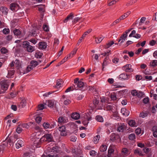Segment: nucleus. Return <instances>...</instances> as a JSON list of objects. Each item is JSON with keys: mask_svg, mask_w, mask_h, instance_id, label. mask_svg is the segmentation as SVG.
Listing matches in <instances>:
<instances>
[{"mask_svg": "<svg viewBox=\"0 0 157 157\" xmlns=\"http://www.w3.org/2000/svg\"><path fill=\"white\" fill-rule=\"evenodd\" d=\"M100 138V136L99 135H97L94 138L93 140L94 143L97 144Z\"/></svg>", "mask_w": 157, "mask_h": 157, "instance_id": "nucleus-31", "label": "nucleus"}, {"mask_svg": "<svg viewBox=\"0 0 157 157\" xmlns=\"http://www.w3.org/2000/svg\"><path fill=\"white\" fill-rule=\"evenodd\" d=\"M43 28L44 30L46 32H47L49 31L48 29V26L46 24H45L43 25Z\"/></svg>", "mask_w": 157, "mask_h": 157, "instance_id": "nucleus-47", "label": "nucleus"}, {"mask_svg": "<svg viewBox=\"0 0 157 157\" xmlns=\"http://www.w3.org/2000/svg\"><path fill=\"white\" fill-rule=\"evenodd\" d=\"M0 10L2 12L3 14L6 15L8 13V10L6 7H2L0 8Z\"/></svg>", "mask_w": 157, "mask_h": 157, "instance_id": "nucleus-19", "label": "nucleus"}, {"mask_svg": "<svg viewBox=\"0 0 157 157\" xmlns=\"http://www.w3.org/2000/svg\"><path fill=\"white\" fill-rule=\"evenodd\" d=\"M125 125L124 124H122L121 125L119 126L117 129V131L119 132H123L124 130V128L125 127Z\"/></svg>", "mask_w": 157, "mask_h": 157, "instance_id": "nucleus-20", "label": "nucleus"}, {"mask_svg": "<svg viewBox=\"0 0 157 157\" xmlns=\"http://www.w3.org/2000/svg\"><path fill=\"white\" fill-rule=\"evenodd\" d=\"M119 0H113L111 2H110L108 4L109 6H112L114 4H115V3L118 2Z\"/></svg>", "mask_w": 157, "mask_h": 157, "instance_id": "nucleus-46", "label": "nucleus"}, {"mask_svg": "<svg viewBox=\"0 0 157 157\" xmlns=\"http://www.w3.org/2000/svg\"><path fill=\"white\" fill-rule=\"evenodd\" d=\"M35 122H34V128L36 131L39 130V115L36 114L34 116Z\"/></svg>", "mask_w": 157, "mask_h": 157, "instance_id": "nucleus-3", "label": "nucleus"}, {"mask_svg": "<svg viewBox=\"0 0 157 157\" xmlns=\"http://www.w3.org/2000/svg\"><path fill=\"white\" fill-rule=\"evenodd\" d=\"M142 78V76L140 75H137L136 76V79L137 80L139 81L141 80Z\"/></svg>", "mask_w": 157, "mask_h": 157, "instance_id": "nucleus-61", "label": "nucleus"}, {"mask_svg": "<svg viewBox=\"0 0 157 157\" xmlns=\"http://www.w3.org/2000/svg\"><path fill=\"white\" fill-rule=\"evenodd\" d=\"M107 149V146L105 145H102L100 148V150L101 152H103L105 151Z\"/></svg>", "mask_w": 157, "mask_h": 157, "instance_id": "nucleus-26", "label": "nucleus"}, {"mask_svg": "<svg viewBox=\"0 0 157 157\" xmlns=\"http://www.w3.org/2000/svg\"><path fill=\"white\" fill-rule=\"evenodd\" d=\"M58 147L55 146L52 147H48L47 149L48 152L52 154V153H56L58 152Z\"/></svg>", "mask_w": 157, "mask_h": 157, "instance_id": "nucleus-10", "label": "nucleus"}, {"mask_svg": "<svg viewBox=\"0 0 157 157\" xmlns=\"http://www.w3.org/2000/svg\"><path fill=\"white\" fill-rule=\"evenodd\" d=\"M149 101V99L148 98H144L143 100V102L144 104L147 103Z\"/></svg>", "mask_w": 157, "mask_h": 157, "instance_id": "nucleus-62", "label": "nucleus"}, {"mask_svg": "<svg viewBox=\"0 0 157 157\" xmlns=\"http://www.w3.org/2000/svg\"><path fill=\"white\" fill-rule=\"evenodd\" d=\"M14 63L15 64L16 67H17L18 68L20 67L21 63L20 61L19 60L16 59L15 61H14Z\"/></svg>", "mask_w": 157, "mask_h": 157, "instance_id": "nucleus-38", "label": "nucleus"}, {"mask_svg": "<svg viewBox=\"0 0 157 157\" xmlns=\"http://www.w3.org/2000/svg\"><path fill=\"white\" fill-rule=\"evenodd\" d=\"M45 12V5L40 4V20H42L44 17V13Z\"/></svg>", "mask_w": 157, "mask_h": 157, "instance_id": "nucleus-6", "label": "nucleus"}, {"mask_svg": "<svg viewBox=\"0 0 157 157\" xmlns=\"http://www.w3.org/2000/svg\"><path fill=\"white\" fill-rule=\"evenodd\" d=\"M143 151L144 153H147L149 152L150 149L146 147L143 149Z\"/></svg>", "mask_w": 157, "mask_h": 157, "instance_id": "nucleus-64", "label": "nucleus"}, {"mask_svg": "<svg viewBox=\"0 0 157 157\" xmlns=\"http://www.w3.org/2000/svg\"><path fill=\"white\" fill-rule=\"evenodd\" d=\"M1 52L2 54H5L7 52V50L5 48H2L1 49Z\"/></svg>", "mask_w": 157, "mask_h": 157, "instance_id": "nucleus-54", "label": "nucleus"}, {"mask_svg": "<svg viewBox=\"0 0 157 157\" xmlns=\"http://www.w3.org/2000/svg\"><path fill=\"white\" fill-rule=\"evenodd\" d=\"M31 154L29 152H26L23 154V157H29L30 156Z\"/></svg>", "mask_w": 157, "mask_h": 157, "instance_id": "nucleus-50", "label": "nucleus"}, {"mask_svg": "<svg viewBox=\"0 0 157 157\" xmlns=\"http://www.w3.org/2000/svg\"><path fill=\"white\" fill-rule=\"evenodd\" d=\"M23 47L26 48L27 51L29 52H32L34 50L33 46L30 45L29 42L25 41L23 42Z\"/></svg>", "mask_w": 157, "mask_h": 157, "instance_id": "nucleus-2", "label": "nucleus"}, {"mask_svg": "<svg viewBox=\"0 0 157 157\" xmlns=\"http://www.w3.org/2000/svg\"><path fill=\"white\" fill-rule=\"evenodd\" d=\"M110 97L111 99L113 100H115L117 98L116 97V94L114 93L113 94H112L110 96Z\"/></svg>", "mask_w": 157, "mask_h": 157, "instance_id": "nucleus-44", "label": "nucleus"}, {"mask_svg": "<svg viewBox=\"0 0 157 157\" xmlns=\"http://www.w3.org/2000/svg\"><path fill=\"white\" fill-rule=\"evenodd\" d=\"M30 66H32L33 68V67H35L38 64V63L35 60H32L30 63Z\"/></svg>", "mask_w": 157, "mask_h": 157, "instance_id": "nucleus-25", "label": "nucleus"}, {"mask_svg": "<svg viewBox=\"0 0 157 157\" xmlns=\"http://www.w3.org/2000/svg\"><path fill=\"white\" fill-rule=\"evenodd\" d=\"M89 90L91 92H94V91H95L96 89L95 88V87L94 86H89Z\"/></svg>", "mask_w": 157, "mask_h": 157, "instance_id": "nucleus-56", "label": "nucleus"}, {"mask_svg": "<svg viewBox=\"0 0 157 157\" xmlns=\"http://www.w3.org/2000/svg\"><path fill=\"white\" fill-rule=\"evenodd\" d=\"M13 33L15 35H19L21 34V32L19 30L15 29L13 31Z\"/></svg>", "mask_w": 157, "mask_h": 157, "instance_id": "nucleus-41", "label": "nucleus"}, {"mask_svg": "<svg viewBox=\"0 0 157 157\" xmlns=\"http://www.w3.org/2000/svg\"><path fill=\"white\" fill-rule=\"evenodd\" d=\"M43 126L45 129H47L50 128V124L48 123L44 122L43 124Z\"/></svg>", "mask_w": 157, "mask_h": 157, "instance_id": "nucleus-42", "label": "nucleus"}, {"mask_svg": "<svg viewBox=\"0 0 157 157\" xmlns=\"http://www.w3.org/2000/svg\"><path fill=\"white\" fill-rule=\"evenodd\" d=\"M156 43V41L155 40H152L151 41H150L149 44L151 46L154 45Z\"/></svg>", "mask_w": 157, "mask_h": 157, "instance_id": "nucleus-60", "label": "nucleus"}, {"mask_svg": "<svg viewBox=\"0 0 157 157\" xmlns=\"http://www.w3.org/2000/svg\"><path fill=\"white\" fill-rule=\"evenodd\" d=\"M36 31H35L34 32L32 31L29 32V35L31 36H36Z\"/></svg>", "mask_w": 157, "mask_h": 157, "instance_id": "nucleus-51", "label": "nucleus"}, {"mask_svg": "<svg viewBox=\"0 0 157 157\" xmlns=\"http://www.w3.org/2000/svg\"><path fill=\"white\" fill-rule=\"evenodd\" d=\"M85 120L83 119L82 123L84 125H87L89 123L88 121L91 119V117H89L88 115H85L84 116Z\"/></svg>", "mask_w": 157, "mask_h": 157, "instance_id": "nucleus-12", "label": "nucleus"}, {"mask_svg": "<svg viewBox=\"0 0 157 157\" xmlns=\"http://www.w3.org/2000/svg\"><path fill=\"white\" fill-rule=\"evenodd\" d=\"M15 71L14 70H11L8 71V76H11L13 75Z\"/></svg>", "mask_w": 157, "mask_h": 157, "instance_id": "nucleus-48", "label": "nucleus"}, {"mask_svg": "<svg viewBox=\"0 0 157 157\" xmlns=\"http://www.w3.org/2000/svg\"><path fill=\"white\" fill-rule=\"evenodd\" d=\"M110 140L112 142H113L115 140L120 141L121 138L119 135L116 134L114 133H112L110 136Z\"/></svg>", "mask_w": 157, "mask_h": 157, "instance_id": "nucleus-5", "label": "nucleus"}, {"mask_svg": "<svg viewBox=\"0 0 157 157\" xmlns=\"http://www.w3.org/2000/svg\"><path fill=\"white\" fill-rule=\"evenodd\" d=\"M137 94V91L135 90H133L131 92V94L133 96H136Z\"/></svg>", "mask_w": 157, "mask_h": 157, "instance_id": "nucleus-63", "label": "nucleus"}, {"mask_svg": "<svg viewBox=\"0 0 157 157\" xmlns=\"http://www.w3.org/2000/svg\"><path fill=\"white\" fill-rule=\"evenodd\" d=\"M141 131L140 128H138L135 130V132L137 135H139L141 133Z\"/></svg>", "mask_w": 157, "mask_h": 157, "instance_id": "nucleus-59", "label": "nucleus"}, {"mask_svg": "<svg viewBox=\"0 0 157 157\" xmlns=\"http://www.w3.org/2000/svg\"><path fill=\"white\" fill-rule=\"evenodd\" d=\"M2 90L3 91L2 92L4 93L8 89L9 86V84L6 80H3L1 82Z\"/></svg>", "mask_w": 157, "mask_h": 157, "instance_id": "nucleus-4", "label": "nucleus"}, {"mask_svg": "<svg viewBox=\"0 0 157 157\" xmlns=\"http://www.w3.org/2000/svg\"><path fill=\"white\" fill-rule=\"evenodd\" d=\"M32 69H33V68L32 66L29 65L27 67L26 70L24 71V72L23 73V74H24L27 73L30 71Z\"/></svg>", "mask_w": 157, "mask_h": 157, "instance_id": "nucleus-34", "label": "nucleus"}, {"mask_svg": "<svg viewBox=\"0 0 157 157\" xmlns=\"http://www.w3.org/2000/svg\"><path fill=\"white\" fill-rule=\"evenodd\" d=\"M114 43V42L113 41H110L106 44V45L105 46V48L106 49L108 48Z\"/></svg>", "mask_w": 157, "mask_h": 157, "instance_id": "nucleus-30", "label": "nucleus"}, {"mask_svg": "<svg viewBox=\"0 0 157 157\" xmlns=\"http://www.w3.org/2000/svg\"><path fill=\"white\" fill-rule=\"evenodd\" d=\"M148 115V112H142L140 113L139 116L142 118H144L147 117Z\"/></svg>", "mask_w": 157, "mask_h": 157, "instance_id": "nucleus-27", "label": "nucleus"}, {"mask_svg": "<svg viewBox=\"0 0 157 157\" xmlns=\"http://www.w3.org/2000/svg\"><path fill=\"white\" fill-rule=\"evenodd\" d=\"M67 120L63 117H59L58 119V122L59 123H65L67 122Z\"/></svg>", "mask_w": 157, "mask_h": 157, "instance_id": "nucleus-15", "label": "nucleus"}, {"mask_svg": "<svg viewBox=\"0 0 157 157\" xmlns=\"http://www.w3.org/2000/svg\"><path fill=\"white\" fill-rule=\"evenodd\" d=\"M129 140H133L136 139V136L134 133H132L130 134L128 136Z\"/></svg>", "mask_w": 157, "mask_h": 157, "instance_id": "nucleus-32", "label": "nucleus"}, {"mask_svg": "<svg viewBox=\"0 0 157 157\" xmlns=\"http://www.w3.org/2000/svg\"><path fill=\"white\" fill-rule=\"evenodd\" d=\"M129 125L132 127L135 126V122L134 120H131L128 122Z\"/></svg>", "mask_w": 157, "mask_h": 157, "instance_id": "nucleus-39", "label": "nucleus"}, {"mask_svg": "<svg viewBox=\"0 0 157 157\" xmlns=\"http://www.w3.org/2000/svg\"><path fill=\"white\" fill-rule=\"evenodd\" d=\"M47 44L46 42L40 41V49L45 50L47 47Z\"/></svg>", "mask_w": 157, "mask_h": 157, "instance_id": "nucleus-13", "label": "nucleus"}, {"mask_svg": "<svg viewBox=\"0 0 157 157\" xmlns=\"http://www.w3.org/2000/svg\"><path fill=\"white\" fill-rule=\"evenodd\" d=\"M96 119L98 121L100 122H103V119L102 117L99 115L97 116L96 117Z\"/></svg>", "mask_w": 157, "mask_h": 157, "instance_id": "nucleus-35", "label": "nucleus"}, {"mask_svg": "<svg viewBox=\"0 0 157 157\" xmlns=\"http://www.w3.org/2000/svg\"><path fill=\"white\" fill-rule=\"evenodd\" d=\"M128 76H129V75H128L127 74H126L124 73H123L120 75L119 78L121 79L124 80H127L128 79Z\"/></svg>", "mask_w": 157, "mask_h": 157, "instance_id": "nucleus-18", "label": "nucleus"}, {"mask_svg": "<svg viewBox=\"0 0 157 157\" xmlns=\"http://www.w3.org/2000/svg\"><path fill=\"white\" fill-rule=\"evenodd\" d=\"M96 153V152L94 150H91L90 152V155L92 156H94Z\"/></svg>", "mask_w": 157, "mask_h": 157, "instance_id": "nucleus-53", "label": "nucleus"}, {"mask_svg": "<svg viewBox=\"0 0 157 157\" xmlns=\"http://www.w3.org/2000/svg\"><path fill=\"white\" fill-rule=\"evenodd\" d=\"M82 18V17H76L74 18L73 20L72 21L73 23L75 24L76 22L78 21H79L81 20Z\"/></svg>", "mask_w": 157, "mask_h": 157, "instance_id": "nucleus-37", "label": "nucleus"}, {"mask_svg": "<svg viewBox=\"0 0 157 157\" xmlns=\"http://www.w3.org/2000/svg\"><path fill=\"white\" fill-rule=\"evenodd\" d=\"M128 151L127 148H124L122 149V152L124 153V155H126L128 154Z\"/></svg>", "mask_w": 157, "mask_h": 157, "instance_id": "nucleus-55", "label": "nucleus"}, {"mask_svg": "<svg viewBox=\"0 0 157 157\" xmlns=\"http://www.w3.org/2000/svg\"><path fill=\"white\" fill-rule=\"evenodd\" d=\"M73 16V14L72 13H71L63 21V22L64 23L67 22L69 20L72 19Z\"/></svg>", "mask_w": 157, "mask_h": 157, "instance_id": "nucleus-22", "label": "nucleus"}, {"mask_svg": "<svg viewBox=\"0 0 157 157\" xmlns=\"http://www.w3.org/2000/svg\"><path fill=\"white\" fill-rule=\"evenodd\" d=\"M99 100L97 98H95L93 100V103L94 105L96 107L99 103Z\"/></svg>", "mask_w": 157, "mask_h": 157, "instance_id": "nucleus-40", "label": "nucleus"}, {"mask_svg": "<svg viewBox=\"0 0 157 157\" xmlns=\"http://www.w3.org/2000/svg\"><path fill=\"white\" fill-rule=\"evenodd\" d=\"M74 83L77 85V87L79 88H81L85 86L84 82L81 81H79L78 78H76L74 79Z\"/></svg>", "mask_w": 157, "mask_h": 157, "instance_id": "nucleus-7", "label": "nucleus"}, {"mask_svg": "<svg viewBox=\"0 0 157 157\" xmlns=\"http://www.w3.org/2000/svg\"><path fill=\"white\" fill-rule=\"evenodd\" d=\"M63 83L62 80L60 79H58L57 80L56 82V86H54V87L58 88L60 86V85Z\"/></svg>", "mask_w": 157, "mask_h": 157, "instance_id": "nucleus-21", "label": "nucleus"}, {"mask_svg": "<svg viewBox=\"0 0 157 157\" xmlns=\"http://www.w3.org/2000/svg\"><path fill=\"white\" fill-rule=\"evenodd\" d=\"M2 32L4 34H7L9 33L10 30L9 29L5 28L3 30Z\"/></svg>", "mask_w": 157, "mask_h": 157, "instance_id": "nucleus-45", "label": "nucleus"}, {"mask_svg": "<svg viewBox=\"0 0 157 157\" xmlns=\"http://www.w3.org/2000/svg\"><path fill=\"white\" fill-rule=\"evenodd\" d=\"M150 65L153 67H155L157 66V60H154L150 63Z\"/></svg>", "mask_w": 157, "mask_h": 157, "instance_id": "nucleus-36", "label": "nucleus"}, {"mask_svg": "<svg viewBox=\"0 0 157 157\" xmlns=\"http://www.w3.org/2000/svg\"><path fill=\"white\" fill-rule=\"evenodd\" d=\"M97 157H107V156H105L104 153L102 154L100 152H99Z\"/></svg>", "mask_w": 157, "mask_h": 157, "instance_id": "nucleus-52", "label": "nucleus"}, {"mask_svg": "<svg viewBox=\"0 0 157 157\" xmlns=\"http://www.w3.org/2000/svg\"><path fill=\"white\" fill-rule=\"evenodd\" d=\"M109 57H106L104 60V62L102 63V70H103L105 66H106L108 63V61H107Z\"/></svg>", "mask_w": 157, "mask_h": 157, "instance_id": "nucleus-24", "label": "nucleus"}, {"mask_svg": "<svg viewBox=\"0 0 157 157\" xmlns=\"http://www.w3.org/2000/svg\"><path fill=\"white\" fill-rule=\"evenodd\" d=\"M39 130L37 132H35L33 134V141L34 145L36 147H39Z\"/></svg>", "mask_w": 157, "mask_h": 157, "instance_id": "nucleus-1", "label": "nucleus"}, {"mask_svg": "<svg viewBox=\"0 0 157 157\" xmlns=\"http://www.w3.org/2000/svg\"><path fill=\"white\" fill-rule=\"evenodd\" d=\"M17 4L14 3H12L10 5V8L13 11L15 10V8L17 6Z\"/></svg>", "mask_w": 157, "mask_h": 157, "instance_id": "nucleus-29", "label": "nucleus"}, {"mask_svg": "<svg viewBox=\"0 0 157 157\" xmlns=\"http://www.w3.org/2000/svg\"><path fill=\"white\" fill-rule=\"evenodd\" d=\"M21 101L18 106L20 108H23L26 105V100L24 98H21Z\"/></svg>", "mask_w": 157, "mask_h": 157, "instance_id": "nucleus-11", "label": "nucleus"}, {"mask_svg": "<svg viewBox=\"0 0 157 157\" xmlns=\"http://www.w3.org/2000/svg\"><path fill=\"white\" fill-rule=\"evenodd\" d=\"M65 127L63 125L59 128V130L60 132V135L61 136H66L67 135V132L66 131Z\"/></svg>", "mask_w": 157, "mask_h": 157, "instance_id": "nucleus-9", "label": "nucleus"}, {"mask_svg": "<svg viewBox=\"0 0 157 157\" xmlns=\"http://www.w3.org/2000/svg\"><path fill=\"white\" fill-rule=\"evenodd\" d=\"M48 106L51 108H53L54 105V102L51 100H48Z\"/></svg>", "mask_w": 157, "mask_h": 157, "instance_id": "nucleus-28", "label": "nucleus"}, {"mask_svg": "<svg viewBox=\"0 0 157 157\" xmlns=\"http://www.w3.org/2000/svg\"><path fill=\"white\" fill-rule=\"evenodd\" d=\"M122 69L126 72H132L133 69L130 64H126L122 67Z\"/></svg>", "mask_w": 157, "mask_h": 157, "instance_id": "nucleus-8", "label": "nucleus"}, {"mask_svg": "<svg viewBox=\"0 0 157 157\" xmlns=\"http://www.w3.org/2000/svg\"><path fill=\"white\" fill-rule=\"evenodd\" d=\"M21 126L23 128H29L28 125L27 123H24L21 124Z\"/></svg>", "mask_w": 157, "mask_h": 157, "instance_id": "nucleus-57", "label": "nucleus"}, {"mask_svg": "<svg viewBox=\"0 0 157 157\" xmlns=\"http://www.w3.org/2000/svg\"><path fill=\"white\" fill-rule=\"evenodd\" d=\"M22 130V129L20 127H17L16 129V132L18 134L21 133Z\"/></svg>", "mask_w": 157, "mask_h": 157, "instance_id": "nucleus-58", "label": "nucleus"}, {"mask_svg": "<svg viewBox=\"0 0 157 157\" xmlns=\"http://www.w3.org/2000/svg\"><path fill=\"white\" fill-rule=\"evenodd\" d=\"M121 112L123 115L125 116H127L129 114V111L125 108H122Z\"/></svg>", "mask_w": 157, "mask_h": 157, "instance_id": "nucleus-17", "label": "nucleus"}, {"mask_svg": "<svg viewBox=\"0 0 157 157\" xmlns=\"http://www.w3.org/2000/svg\"><path fill=\"white\" fill-rule=\"evenodd\" d=\"M44 137H45L46 140H47L48 141H52V136L49 134H45L44 136Z\"/></svg>", "mask_w": 157, "mask_h": 157, "instance_id": "nucleus-23", "label": "nucleus"}, {"mask_svg": "<svg viewBox=\"0 0 157 157\" xmlns=\"http://www.w3.org/2000/svg\"><path fill=\"white\" fill-rule=\"evenodd\" d=\"M71 117L75 120H78L80 117L79 113H72L71 114Z\"/></svg>", "mask_w": 157, "mask_h": 157, "instance_id": "nucleus-14", "label": "nucleus"}, {"mask_svg": "<svg viewBox=\"0 0 157 157\" xmlns=\"http://www.w3.org/2000/svg\"><path fill=\"white\" fill-rule=\"evenodd\" d=\"M16 147L19 148L24 145V141L21 140H19L17 141V143L16 144Z\"/></svg>", "mask_w": 157, "mask_h": 157, "instance_id": "nucleus-16", "label": "nucleus"}, {"mask_svg": "<svg viewBox=\"0 0 157 157\" xmlns=\"http://www.w3.org/2000/svg\"><path fill=\"white\" fill-rule=\"evenodd\" d=\"M103 39V38L101 37H100L99 38L96 37L95 41L98 44L100 43L102 41Z\"/></svg>", "mask_w": 157, "mask_h": 157, "instance_id": "nucleus-43", "label": "nucleus"}, {"mask_svg": "<svg viewBox=\"0 0 157 157\" xmlns=\"http://www.w3.org/2000/svg\"><path fill=\"white\" fill-rule=\"evenodd\" d=\"M121 19L119 18L116 19L115 21H114L111 24V26H113L116 24H117L118 23L120 22L121 21Z\"/></svg>", "mask_w": 157, "mask_h": 157, "instance_id": "nucleus-33", "label": "nucleus"}, {"mask_svg": "<svg viewBox=\"0 0 157 157\" xmlns=\"http://www.w3.org/2000/svg\"><path fill=\"white\" fill-rule=\"evenodd\" d=\"M144 94L143 92H142L141 91H139L138 92H137V95L136 96L139 98H140L142 97Z\"/></svg>", "mask_w": 157, "mask_h": 157, "instance_id": "nucleus-49", "label": "nucleus"}]
</instances>
